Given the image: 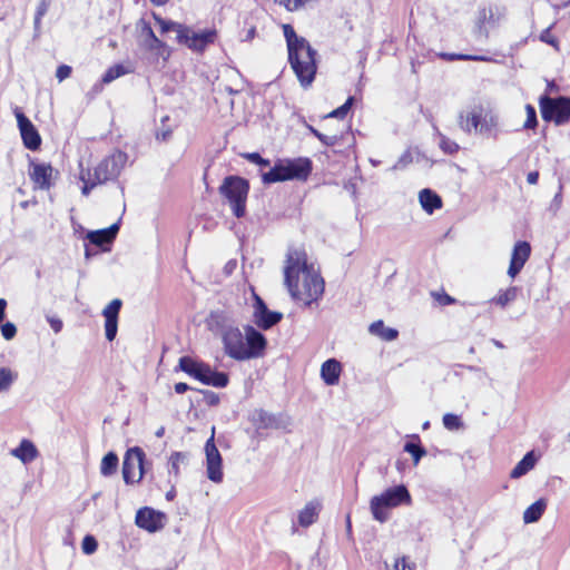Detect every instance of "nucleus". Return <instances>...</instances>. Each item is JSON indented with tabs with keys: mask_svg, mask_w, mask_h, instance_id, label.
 Returning a JSON list of instances; mask_svg holds the SVG:
<instances>
[{
	"mask_svg": "<svg viewBox=\"0 0 570 570\" xmlns=\"http://www.w3.org/2000/svg\"><path fill=\"white\" fill-rule=\"evenodd\" d=\"M207 325L213 333L220 335L224 352L230 358L247 361L264 354L266 337L252 325L245 326L243 333L228 312H212Z\"/></svg>",
	"mask_w": 570,
	"mask_h": 570,
	"instance_id": "obj_1",
	"label": "nucleus"
},
{
	"mask_svg": "<svg viewBox=\"0 0 570 570\" xmlns=\"http://www.w3.org/2000/svg\"><path fill=\"white\" fill-rule=\"evenodd\" d=\"M285 285L291 296L306 306L318 301L324 293V279L307 264L306 253L289 250L284 268Z\"/></svg>",
	"mask_w": 570,
	"mask_h": 570,
	"instance_id": "obj_2",
	"label": "nucleus"
},
{
	"mask_svg": "<svg viewBox=\"0 0 570 570\" xmlns=\"http://www.w3.org/2000/svg\"><path fill=\"white\" fill-rule=\"evenodd\" d=\"M283 32L287 45L291 68L297 77L299 85L303 88H308L317 72V51L312 48L304 37L297 36L291 24H284Z\"/></svg>",
	"mask_w": 570,
	"mask_h": 570,
	"instance_id": "obj_3",
	"label": "nucleus"
},
{
	"mask_svg": "<svg viewBox=\"0 0 570 570\" xmlns=\"http://www.w3.org/2000/svg\"><path fill=\"white\" fill-rule=\"evenodd\" d=\"M312 173L309 158L279 159L262 178L265 184L285 180H306Z\"/></svg>",
	"mask_w": 570,
	"mask_h": 570,
	"instance_id": "obj_4",
	"label": "nucleus"
},
{
	"mask_svg": "<svg viewBox=\"0 0 570 570\" xmlns=\"http://www.w3.org/2000/svg\"><path fill=\"white\" fill-rule=\"evenodd\" d=\"M411 494L405 485L400 484L386 489L379 495H374L370 501V510L375 521L384 523L390 515L387 510L401 504H410Z\"/></svg>",
	"mask_w": 570,
	"mask_h": 570,
	"instance_id": "obj_5",
	"label": "nucleus"
},
{
	"mask_svg": "<svg viewBox=\"0 0 570 570\" xmlns=\"http://www.w3.org/2000/svg\"><path fill=\"white\" fill-rule=\"evenodd\" d=\"M248 190V181L239 176H227L219 186L220 195L227 199L237 218L245 216Z\"/></svg>",
	"mask_w": 570,
	"mask_h": 570,
	"instance_id": "obj_6",
	"label": "nucleus"
},
{
	"mask_svg": "<svg viewBox=\"0 0 570 570\" xmlns=\"http://www.w3.org/2000/svg\"><path fill=\"white\" fill-rule=\"evenodd\" d=\"M540 109L546 121H554L556 125H563L570 119V98L560 96L540 98Z\"/></svg>",
	"mask_w": 570,
	"mask_h": 570,
	"instance_id": "obj_7",
	"label": "nucleus"
},
{
	"mask_svg": "<svg viewBox=\"0 0 570 570\" xmlns=\"http://www.w3.org/2000/svg\"><path fill=\"white\" fill-rule=\"evenodd\" d=\"M128 156L121 150H115L111 155L105 157L91 173L92 176L99 181L105 184L109 180H115L124 169Z\"/></svg>",
	"mask_w": 570,
	"mask_h": 570,
	"instance_id": "obj_8",
	"label": "nucleus"
},
{
	"mask_svg": "<svg viewBox=\"0 0 570 570\" xmlns=\"http://www.w3.org/2000/svg\"><path fill=\"white\" fill-rule=\"evenodd\" d=\"M145 458V452L139 446L127 450L122 462V478L127 484L141 481L146 473Z\"/></svg>",
	"mask_w": 570,
	"mask_h": 570,
	"instance_id": "obj_9",
	"label": "nucleus"
},
{
	"mask_svg": "<svg viewBox=\"0 0 570 570\" xmlns=\"http://www.w3.org/2000/svg\"><path fill=\"white\" fill-rule=\"evenodd\" d=\"M216 36L215 29H206L196 32L190 27L185 26L184 29H181L180 36L177 37V41L193 51L203 52L208 45L215 41Z\"/></svg>",
	"mask_w": 570,
	"mask_h": 570,
	"instance_id": "obj_10",
	"label": "nucleus"
},
{
	"mask_svg": "<svg viewBox=\"0 0 570 570\" xmlns=\"http://www.w3.org/2000/svg\"><path fill=\"white\" fill-rule=\"evenodd\" d=\"M253 308V321L256 324V326L262 330L266 331L272 328L273 326L278 324L283 318L282 313L268 309L265 302L256 294H254Z\"/></svg>",
	"mask_w": 570,
	"mask_h": 570,
	"instance_id": "obj_11",
	"label": "nucleus"
},
{
	"mask_svg": "<svg viewBox=\"0 0 570 570\" xmlns=\"http://www.w3.org/2000/svg\"><path fill=\"white\" fill-rule=\"evenodd\" d=\"M14 116L26 148L33 151L39 149L41 137L33 124L19 108L14 109Z\"/></svg>",
	"mask_w": 570,
	"mask_h": 570,
	"instance_id": "obj_12",
	"label": "nucleus"
},
{
	"mask_svg": "<svg viewBox=\"0 0 570 570\" xmlns=\"http://www.w3.org/2000/svg\"><path fill=\"white\" fill-rule=\"evenodd\" d=\"M205 454L208 479L215 483H220L223 481V460L218 449L215 445L214 435H212L205 444Z\"/></svg>",
	"mask_w": 570,
	"mask_h": 570,
	"instance_id": "obj_13",
	"label": "nucleus"
},
{
	"mask_svg": "<svg viewBox=\"0 0 570 570\" xmlns=\"http://www.w3.org/2000/svg\"><path fill=\"white\" fill-rule=\"evenodd\" d=\"M504 9L498 6L480 8L476 18V33L479 37L488 38L485 24L497 26L504 17Z\"/></svg>",
	"mask_w": 570,
	"mask_h": 570,
	"instance_id": "obj_14",
	"label": "nucleus"
},
{
	"mask_svg": "<svg viewBox=\"0 0 570 570\" xmlns=\"http://www.w3.org/2000/svg\"><path fill=\"white\" fill-rule=\"evenodd\" d=\"M164 513L156 511L151 508L145 507L140 508L135 518L136 525L140 529H144L150 533L157 532L160 530L163 524Z\"/></svg>",
	"mask_w": 570,
	"mask_h": 570,
	"instance_id": "obj_15",
	"label": "nucleus"
},
{
	"mask_svg": "<svg viewBox=\"0 0 570 570\" xmlns=\"http://www.w3.org/2000/svg\"><path fill=\"white\" fill-rule=\"evenodd\" d=\"M122 302L119 298L112 299L102 311L105 317V335L109 342H112L118 331V315Z\"/></svg>",
	"mask_w": 570,
	"mask_h": 570,
	"instance_id": "obj_16",
	"label": "nucleus"
},
{
	"mask_svg": "<svg viewBox=\"0 0 570 570\" xmlns=\"http://www.w3.org/2000/svg\"><path fill=\"white\" fill-rule=\"evenodd\" d=\"M120 227V220L110 225L108 228L91 230L86 238L90 244L100 247L102 250H109L110 245L115 240Z\"/></svg>",
	"mask_w": 570,
	"mask_h": 570,
	"instance_id": "obj_17",
	"label": "nucleus"
},
{
	"mask_svg": "<svg viewBox=\"0 0 570 570\" xmlns=\"http://www.w3.org/2000/svg\"><path fill=\"white\" fill-rule=\"evenodd\" d=\"M499 115L491 108L482 106L478 132L488 137H498Z\"/></svg>",
	"mask_w": 570,
	"mask_h": 570,
	"instance_id": "obj_18",
	"label": "nucleus"
},
{
	"mask_svg": "<svg viewBox=\"0 0 570 570\" xmlns=\"http://www.w3.org/2000/svg\"><path fill=\"white\" fill-rule=\"evenodd\" d=\"M31 170L29 173L31 180L36 187L48 190L51 187V177L53 168L50 164H36L31 163Z\"/></svg>",
	"mask_w": 570,
	"mask_h": 570,
	"instance_id": "obj_19",
	"label": "nucleus"
},
{
	"mask_svg": "<svg viewBox=\"0 0 570 570\" xmlns=\"http://www.w3.org/2000/svg\"><path fill=\"white\" fill-rule=\"evenodd\" d=\"M252 422L257 429L284 428L282 415H275L262 409L254 411Z\"/></svg>",
	"mask_w": 570,
	"mask_h": 570,
	"instance_id": "obj_20",
	"label": "nucleus"
},
{
	"mask_svg": "<svg viewBox=\"0 0 570 570\" xmlns=\"http://www.w3.org/2000/svg\"><path fill=\"white\" fill-rule=\"evenodd\" d=\"M482 105L474 106L470 111H461L458 116L459 127L466 134L478 130Z\"/></svg>",
	"mask_w": 570,
	"mask_h": 570,
	"instance_id": "obj_21",
	"label": "nucleus"
},
{
	"mask_svg": "<svg viewBox=\"0 0 570 570\" xmlns=\"http://www.w3.org/2000/svg\"><path fill=\"white\" fill-rule=\"evenodd\" d=\"M341 373L342 364L336 358H328L321 366V377L326 385H336Z\"/></svg>",
	"mask_w": 570,
	"mask_h": 570,
	"instance_id": "obj_22",
	"label": "nucleus"
},
{
	"mask_svg": "<svg viewBox=\"0 0 570 570\" xmlns=\"http://www.w3.org/2000/svg\"><path fill=\"white\" fill-rule=\"evenodd\" d=\"M11 454L22 463L27 464L36 460L39 452L30 440L23 439L19 446L11 451Z\"/></svg>",
	"mask_w": 570,
	"mask_h": 570,
	"instance_id": "obj_23",
	"label": "nucleus"
},
{
	"mask_svg": "<svg viewBox=\"0 0 570 570\" xmlns=\"http://www.w3.org/2000/svg\"><path fill=\"white\" fill-rule=\"evenodd\" d=\"M419 202L428 214H432L435 209L442 207L441 197L430 188H424L419 193Z\"/></svg>",
	"mask_w": 570,
	"mask_h": 570,
	"instance_id": "obj_24",
	"label": "nucleus"
},
{
	"mask_svg": "<svg viewBox=\"0 0 570 570\" xmlns=\"http://www.w3.org/2000/svg\"><path fill=\"white\" fill-rule=\"evenodd\" d=\"M368 332L372 335L377 336L381 340L386 341V342L394 341L399 336L397 330L392 328V327H386L384 325V322L381 320L373 322L368 327Z\"/></svg>",
	"mask_w": 570,
	"mask_h": 570,
	"instance_id": "obj_25",
	"label": "nucleus"
},
{
	"mask_svg": "<svg viewBox=\"0 0 570 570\" xmlns=\"http://www.w3.org/2000/svg\"><path fill=\"white\" fill-rule=\"evenodd\" d=\"M537 462V458L533 451L528 452L512 469L510 476L512 479H519L527 474L531 469H533Z\"/></svg>",
	"mask_w": 570,
	"mask_h": 570,
	"instance_id": "obj_26",
	"label": "nucleus"
},
{
	"mask_svg": "<svg viewBox=\"0 0 570 570\" xmlns=\"http://www.w3.org/2000/svg\"><path fill=\"white\" fill-rule=\"evenodd\" d=\"M142 35L145 36V47L150 51H159L165 48V43L159 40L149 23L142 21Z\"/></svg>",
	"mask_w": 570,
	"mask_h": 570,
	"instance_id": "obj_27",
	"label": "nucleus"
},
{
	"mask_svg": "<svg viewBox=\"0 0 570 570\" xmlns=\"http://www.w3.org/2000/svg\"><path fill=\"white\" fill-rule=\"evenodd\" d=\"M546 502L544 500L540 499L535 502H533L531 505H529L525 511L523 512V521L524 523H533L537 522L546 510Z\"/></svg>",
	"mask_w": 570,
	"mask_h": 570,
	"instance_id": "obj_28",
	"label": "nucleus"
},
{
	"mask_svg": "<svg viewBox=\"0 0 570 570\" xmlns=\"http://www.w3.org/2000/svg\"><path fill=\"white\" fill-rule=\"evenodd\" d=\"M519 292V287L510 286L504 291H500L499 294L491 299V303L505 307L517 299Z\"/></svg>",
	"mask_w": 570,
	"mask_h": 570,
	"instance_id": "obj_29",
	"label": "nucleus"
},
{
	"mask_svg": "<svg viewBox=\"0 0 570 570\" xmlns=\"http://www.w3.org/2000/svg\"><path fill=\"white\" fill-rule=\"evenodd\" d=\"M318 515L317 504L314 502L307 503L302 511L298 513L299 525L306 528L313 524Z\"/></svg>",
	"mask_w": 570,
	"mask_h": 570,
	"instance_id": "obj_30",
	"label": "nucleus"
},
{
	"mask_svg": "<svg viewBox=\"0 0 570 570\" xmlns=\"http://www.w3.org/2000/svg\"><path fill=\"white\" fill-rule=\"evenodd\" d=\"M530 253H531V247L528 242H523V240L517 242L513 247V250H512L511 262H514V263H518V264H521L524 266V264L527 263V261L530 256Z\"/></svg>",
	"mask_w": 570,
	"mask_h": 570,
	"instance_id": "obj_31",
	"label": "nucleus"
},
{
	"mask_svg": "<svg viewBox=\"0 0 570 570\" xmlns=\"http://www.w3.org/2000/svg\"><path fill=\"white\" fill-rule=\"evenodd\" d=\"M204 362L195 361L189 356H183L179 358V368L186 374L196 379L199 374V371L204 366Z\"/></svg>",
	"mask_w": 570,
	"mask_h": 570,
	"instance_id": "obj_32",
	"label": "nucleus"
},
{
	"mask_svg": "<svg viewBox=\"0 0 570 570\" xmlns=\"http://www.w3.org/2000/svg\"><path fill=\"white\" fill-rule=\"evenodd\" d=\"M416 442H406L404 444V451L412 455L414 465H417L420 460L426 455V450L420 443L419 435H413Z\"/></svg>",
	"mask_w": 570,
	"mask_h": 570,
	"instance_id": "obj_33",
	"label": "nucleus"
},
{
	"mask_svg": "<svg viewBox=\"0 0 570 570\" xmlns=\"http://www.w3.org/2000/svg\"><path fill=\"white\" fill-rule=\"evenodd\" d=\"M118 466V456L115 452H108L101 460L100 473L105 476L112 475Z\"/></svg>",
	"mask_w": 570,
	"mask_h": 570,
	"instance_id": "obj_34",
	"label": "nucleus"
},
{
	"mask_svg": "<svg viewBox=\"0 0 570 570\" xmlns=\"http://www.w3.org/2000/svg\"><path fill=\"white\" fill-rule=\"evenodd\" d=\"M129 72V70L121 63H117L107 69V71L102 76V83H110L117 78L125 76Z\"/></svg>",
	"mask_w": 570,
	"mask_h": 570,
	"instance_id": "obj_35",
	"label": "nucleus"
},
{
	"mask_svg": "<svg viewBox=\"0 0 570 570\" xmlns=\"http://www.w3.org/2000/svg\"><path fill=\"white\" fill-rule=\"evenodd\" d=\"M440 57L448 61L466 60V61H491V58L478 55L448 53L443 52Z\"/></svg>",
	"mask_w": 570,
	"mask_h": 570,
	"instance_id": "obj_36",
	"label": "nucleus"
},
{
	"mask_svg": "<svg viewBox=\"0 0 570 570\" xmlns=\"http://www.w3.org/2000/svg\"><path fill=\"white\" fill-rule=\"evenodd\" d=\"M207 381L208 382L206 385L222 389V387L227 386V384L229 382V377H228V374L225 372H218L216 370H212V374L208 375Z\"/></svg>",
	"mask_w": 570,
	"mask_h": 570,
	"instance_id": "obj_37",
	"label": "nucleus"
},
{
	"mask_svg": "<svg viewBox=\"0 0 570 570\" xmlns=\"http://www.w3.org/2000/svg\"><path fill=\"white\" fill-rule=\"evenodd\" d=\"M154 18H155L156 22L159 24L161 32H164V33L169 32V31H175L178 37L181 33V29H184V27H185V24L174 22L171 20H165L155 13H154Z\"/></svg>",
	"mask_w": 570,
	"mask_h": 570,
	"instance_id": "obj_38",
	"label": "nucleus"
},
{
	"mask_svg": "<svg viewBox=\"0 0 570 570\" xmlns=\"http://www.w3.org/2000/svg\"><path fill=\"white\" fill-rule=\"evenodd\" d=\"M438 136L440 138L439 146L444 154L453 155V154L458 153L459 145L455 141L451 140L450 138H448L440 131H438Z\"/></svg>",
	"mask_w": 570,
	"mask_h": 570,
	"instance_id": "obj_39",
	"label": "nucleus"
},
{
	"mask_svg": "<svg viewBox=\"0 0 570 570\" xmlns=\"http://www.w3.org/2000/svg\"><path fill=\"white\" fill-rule=\"evenodd\" d=\"M80 179L82 180L83 183V186H82V189H81V193L82 195L85 196H88L90 190L97 186V185H100L99 181H97V179L92 176L91 171L90 170H87V173H81L80 175Z\"/></svg>",
	"mask_w": 570,
	"mask_h": 570,
	"instance_id": "obj_40",
	"label": "nucleus"
},
{
	"mask_svg": "<svg viewBox=\"0 0 570 570\" xmlns=\"http://www.w3.org/2000/svg\"><path fill=\"white\" fill-rule=\"evenodd\" d=\"M14 380L13 372L8 367H0V392L8 391Z\"/></svg>",
	"mask_w": 570,
	"mask_h": 570,
	"instance_id": "obj_41",
	"label": "nucleus"
},
{
	"mask_svg": "<svg viewBox=\"0 0 570 570\" xmlns=\"http://www.w3.org/2000/svg\"><path fill=\"white\" fill-rule=\"evenodd\" d=\"M186 454L181 452H174L169 458L168 473H174L175 476L179 474V464L186 460Z\"/></svg>",
	"mask_w": 570,
	"mask_h": 570,
	"instance_id": "obj_42",
	"label": "nucleus"
},
{
	"mask_svg": "<svg viewBox=\"0 0 570 570\" xmlns=\"http://www.w3.org/2000/svg\"><path fill=\"white\" fill-rule=\"evenodd\" d=\"M353 104H354V97L350 96L341 107L331 111L327 117L344 118L347 115V112L351 110Z\"/></svg>",
	"mask_w": 570,
	"mask_h": 570,
	"instance_id": "obj_43",
	"label": "nucleus"
},
{
	"mask_svg": "<svg viewBox=\"0 0 570 570\" xmlns=\"http://www.w3.org/2000/svg\"><path fill=\"white\" fill-rule=\"evenodd\" d=\"M308 129L324 146L332 147V146H335L336 142L338 141V137L335 135L334 136L324 135L312 126H308Z\"/></svg>",
	"mask_w": 570,
	"mask_h": 570,
	"instance_id": "obj_44",
	"label": "nucleus"
},
{
	"mask_svg": "<svg viewBox=\"0 0 570 570\" xmlns=\"http://www.w3.org/2000/svg\"><path fill=\"white\" fill-rule=\"evenodd\" d=\"M442 421H443V425L448 430H458L462 426L461 419L458 415L452 414V413L444 414Z\"/></svg>",
	"mask_w": 570,
	"mask_h": 570,
	"instance_id": "obj_45",
	"label": "nucleus"
},
{
	"mask_svg": "<svg viewBox=\"0 0 570 570\" xmlns=\"http://www.w3.org/2000/svg\"><path fill=\"white\" fill-rule=\"evenodd\" d=\"M98 548V542L94 535L87 534L81 543V549L85 554H92Z\"/></svg>",
	"mask_w": 570,
	"mask_h": 570,
	"instance_id": "obj_46",
	"label": "nucleus"
},
{
	"mask_svg": "<svg viewBox=\"0 0 570 570\" xmlns=\"http://www.w3.org/2000/svg\"><path fill=\"white\" fill-rule=\"evenodd\" d=\"M525 110H527V120H525L523 127L525 129H534L538 125L535 109L531 105H527Z\"/></svg>",
	"mask_w": 570,
	"mask_h": 570,
	"instance_id": "obj_47",
	"label": "nucleus"
},
{
	"mask_svg": "<svg viewBox=\"0 0 570 570\" xmlns=\"http://www.w3.org/2000/svg\"><path fill=\"white\" fill-rule=\"evenodd\" d=\"M17 334V327L13 323L7 322L1 325V335L4 340L10 341Z\"/></svg>",
	"mask_w": 570,
	"mask_h": 570,
	"instance_id": "obj_48",
	"label": "nucleus"
},
{
	"mask_svg": "<svg viewBox=\"0 0 570 570\" xmlns=\"http://www.w3.org/2000/svg\"><path fill=\"white\" fill-rule=\"evenodd\" d=\"M551 28H552V27L550 26V27H548L547 29H544V30L541 32V35H540V40H541L542 42H546V43L550 45V46H553L554 48H558V40H557V38H556V37H553V36L551 35V32H550V31H551Z\"/></svg>",
	"mask_w": 570,
	"mask_h": 570,
	"instance_id": "obj_49",
	"label": "nucleus"
},
{
	"mask_svg": "<svg viewBox=\"0 0 570 570\" xmlns=\"http://www.w3.org/2000/svg\"><path fill=\"white\" fill-rule=\"evenodd\" d=\"M71 67L67 65H61L57 68L56 77L59 81L67 79L71 75Z\"/></svg>",
	"mask_w": 570,
	"mask_h": 570,
	"instance_id": "obj_50",
	"label": "nucleus"
},
{
	"mask_svg": "<svg viewBox=\"0 0 570 570\" xmlns=\"http://www.w3.org/2000/svg\"><path fill=\"white\" fill-rule=\"evenodd\" d=\"M47 321L55 333L61 332L63 323L59 317L48 315Z\"/></svg>",
	"mask_w": 570,
	"mask_h": 570,
	"instance_id": "obj_51",
	"label": "nucleus"
},
{
	"mask_svg": "<svg viewBox=\"0 0 570 570\" xmlns=\"http://www.w3.org/2000/svg\"><path fill=\"white\" fill-rule=\"evenodd\" d=\"M246 158L248 160H250L252 163L257 164L259 166H264L265 167V166L269 165V160L264 159L258 153L248 154L246 156Z\"/></svg>",
	"mask_w": 570,
	"mask_h": 570,
	"instance_id": "obj_52",
	"label": "nucleus"
},
{
	"mask_svg": "<svg viewBox=\"0 0 570 570\" xmlns=\"http://www.w3.org/2000/svg\"><path fill=\"white\" fill-rule=\"evenodd\" d=\"M212 367L210 365L208 364H204V366L202 367V370L199 371V374L198 376L196 377V380H198L199 382H202L203 384H207V379H208V375L212 374Z\"/></svg>",
	"mask_w": 570,
	"mask_h": 570,
	"instance_id": "obj_53",
	"label": "nucleus"
},
{
	"mask_svg": "<svg viewBox=\"0 0 570 570\" xmlns=\"http://www.w3.org/2000/svg\"><path fill=\"white\" fill-rule=\"evenodd\" d=\"M522 268L523 265L510 261L508 275L513 278L521 272Z\"/></svg>",
	"mask_w": 570,
	"mask_h": 570,
	"instance_id": "obj_54",
	"label": "nucleus"
},
{
	"mask_svg": "<svg viewBox=\"0 0 570 570\" xmlns=\"http://www.w3.org/2000/svg\"><path fill=\"white\" fill-rule=\"evenodd\" d=\"M522 268L523 265L510 261L508 275L513 278L521 272Z\"/></svg>",
	"mask_w": 570,
	"mask_h": 570,
	"instance_id": "obj_55",
	"label": "nucleus"
},
{
	"mask_svg": "<svg viewBox=\"0 0 570 570\" xmlns=\"http://www.w3.org/2000/svg\"><path fill=\"white\" fill-rule=\"evenodd\" d=\"M171 137V129L166 128L156 132V139L159 141H167Z\"/></svg>",
	"mask_w": 570,
	"mask_h": 570,
	"instance_id": "obj_56",
	"label": "nucleus"
},
{
	"mask_svg": "<svg viewBox=\"0 0 570 570\" xmlns=\"http://www.w3.org/2000/svg\"><path fill=\"white\" fill-rule=\"evenodd\" d=\"M48 8V2L46 0H41L37 7L36 16H38V18H42L47 13Z\"/></svg>",
	"mask_w": 570,
	"mask_h": 570,
	"instance_id": "obj_57",
	"label": "nucleus"
},
{
	"mask_svg": "<svg viewBox=\"0 0 570 570\" xmlns=\"http://www.w3.org/2000/svg\"><path fill=\"white\" fill-rule=\"evenodd\" d=\"M206 400L209 405H216L219 403L218 395L212 391L206 392Z\"/></svg>",
	"mask_w": 570,
	"mask_h": 570,
	"instance_id": "obj_58",
	"label": "nucleus"
},
{
	"mask_svg": "<svg viewBox=\"0 0 570 570\" xmlns=\"http://www.w3.org/2000/svg\"><path fill=\"white\" fill-rule=\"evenodd\" d=\"M190 387L188 386V384L184 383V382H179V383H176L175 384V392L177 394H183L185 392H187Z\"/></svg>",
	"mask_w": 570,
	"mask_h": 570,
	"instance_id": "obj_59",
	"label": "nucleus"
},
{
	"mask_svg": "<svg viewBox=\"0 0 570 570\" xmlns=\"http://www.w3.org/2000/svg\"><path fill=\"white\" fill-rule=\"evenodd\" d=\"M538 179H539V173L538 171H530L527 176V181L530 184V185H534L538 183Z\"/></svg>",
	"mask_w": 570,
	"mask_h": 570,
	"instance_id": "obj_60",
	"label": "nucleus"
},
{
	"mask_svg": "<svg viewBox=\"0 0 570 570\" xmlns=\"http://www.w3.org/2000/svg\"><path fill=\"white\" fill-rule=\"evenodd\" d=\"M6 308H7V301L4 298H0V324L3 322L6 317Z\"/></svg>",
	"mask_w": 570,
	"mask_h": 570,
	"instance_id": "obj_61",
	"label": "nucleus"
},
{
	"mask_svg": "<svg viewBox=\"0 0 570 570\" xmlns=\"http://www.w3.org/2000/svg\"><path fill=\"white\" fill-rule=\"evenodd\" d=\"M255 35H256V28L250 27L242 40L249 41V40L254 39Z\"/></svg>",
	"mask_w": 570,
	"mask_h": 570,
	"instance_id": "obj_62",
	"label": "nucleus"
},
{
	"mask_svg": "<svg viewBox=\"0 0 570 570\" xmlns=\"http://www.w3.org/2000/svg\"><path fill=\"white\" fill-rule=\"evenodd\" d=\"M440 303L443 305H450V304L454 303V298L448 294H444L442 299L440 301Z\"/></svg>",
	"mask_w": 570,
	"mask_h": 570,
	"instance_id": "obj_63",
	"label": "nucleus"
},
{
	"mask_svg": "<svg viewBox=\"0 0 570 570\" xmlns=\"http://www.w3.org/2000/svg\"><path fill=\"white\" fill-rule=\"evenodd\" d=\"M175 495H176V491H175L174 487H171V489L166 493V499L168 501H171V500H174Z\"/></svg>",
	"mask_w": 570,
	"mask_h": 570,
	"instance_id": "obj_64",
	"label": "nucleus"
}]
</instances>
